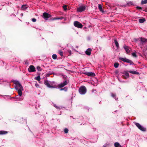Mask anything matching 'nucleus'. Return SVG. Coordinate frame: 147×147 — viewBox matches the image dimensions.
<instances>
[{"mask_svg":"<svg viewBox=\"0 0 147 147\" xmlns=\"http://www.w3.org/2000/svg\"><path fill=\"white\" fill-rule=\"evenodd\" d=\"M15 84H16V89L18 91L19 95L20 96L22 94V91L23 90V88L20 83L16 81L15 82Z\"/></svg>","mask_w":147,"mask_h":147,"instance_id":"obj_1","label":"nucleus"},{"mask_svg":"<svg viewBox=\"0 0 147 147\" xmlns=\"http://www.w3.org/2000/svg\"><path fill=\"white\" fill-rule=\"evenodd\" d=\"M79 91L81 94H84L86 92V88L84 86H82L79 88Z\"/></svg>","mask_w":147,"mask_h":147,"instance_id":"obj_2","label":"nucleus"},{"mask_svg":"<svg viewBox=\"0 0 147 147\" xmlns=\"http://www.w3.org/2000/svg\"><path fill=\"white\" fill-rule=\"evenodd\" d=\"M119 59L124 62L129 63L131 64H134L131 61L126 59V58L120 57L119 58Z\"/></svg>","mask_w":147,"mask_h":147,"instance_id":"obj_3","label":"nucleus"},{"mask_svg":"<svg viewBox=\"0 0 147 147\" xmlns=\"http://www.w3.org/2000/svg\"><path fill=\"white\" fill-rule=\"evenodd\" d=\"M74 25L76 27L78 28H82L83 26L82 24L78 21L74 22Z\"/></svg>","mask_w":147,"mask_h":147,"instance_id":"obj_4","label":"nucleus"},{"mask_svg":"<svg viewBox=\"0 0 147 147\" xmlns=\"http://www.w3.org/2000/svg\"><path fill=\"white\" fill-rule=\"evenodd\" d=\"M86 7L84 5H81L77 8V11L81 12L84 11L86 9Z\"/></svg>","mask_w":147,"mask_h":147,"instance_id":"obj_5","label":"nucleus"},{"mask_svg":"<svg viewBox=\"0 0 147 147\" xmlns=\"http://www.w3.org/2000/svg\"><path fill=\"white\" fill-rule=\"evenodd\" d=\"M135 124L137 126V127L140 130L142 131H146V129L143 127L141 125H140L139 123H135Z\"/></svg>","mask_w":147,"mask_h":147,"instance_id":"obj_6","label":"nucleus"},{"mask_svg":"<svg viewBox=\"0 0 147 147\" xmlns=\"http://www.w3.org/2000/svg\"><path fill=\"white\" fill-rule=\"evenodd\" d=\"M67 84V82L66 80H65L63 83H61L58 85V87L60 88H62L66 85Z\"/></svg>","mask_w":147,"mask_h":147,"instance_id":"obj_7","label":"nucleus"},{"mask_svg":"<svg viewBox=\"0 0 147 147\" xmlns=\"http://www.w3.org/2000/svg\"><path fill=\"white\" fill-rule=\"evenodd\" d=\"M43 17L45 19H47L50 17H51V15L47 13H43Z\"/></svg>","mask_w":147,"mask_h":147,"instance_id":"obj_8","label":"nucleus"},{"mask_svg":"<svg viewBox=\"0 0 147 147\" xmlns=\"http://www.w3.org/2000/svg\"><path fill=\"white\" fill-rule=\"evenodd\" d=\"M28 70L30 72H33L35 71V68L33 65H30L28 69Z\"/></svg>","mask_w":147,"mask_h":147,"instance_id":"obj_9","label":"nucleus"},{"mask_svg":"<svg viewBox=\"0 0 147 147\" xmlns=\"http://www.w3.org/2000/svg\"><path fill=\"white\" fill-rule=\"evenodd\" d=\"M84 74L87 76H94L95 75V74L94 73L92 72H85L84 73Z\"/></svg>","mask_w":147,"mask_h":147,"instance_id":"obj_10","label":"nucleus"},{"mask_svg":"<svg viewBox=\"0 0 147 147\" xmlns=\"http://www.w3.org/2000/svg\"><path fill=\"white\" fill-rule=\"evenodd\" d=\"M44 84L46 85L48 87L50 88H55L54 87L51 86L49 84L48 81H46L44 82Z\"/></svg>","mask_w":147,"mask_h":147,"instance_id":"obj_11","label":"nucleus"},{"mask_svg":"<svg viewBox=\"0 0 147 147\" xmlns=\"http://www.w3.org/2000/svg\"><path fill=\"white\" fill-rule=\"evenodd\" d=\"M91 51V49L89 48L85 52L86 54L88 55H90Z\"/></svg>","mask_w":147,"mask_h":147,"instance_id":"obj_12","label":"nucleus"},{"mask_svg":"<svg viewBox=\"0 0 147 147\" xmlns=\"http://www.w3.org/2000/svg\"><path fill=\"white\" fill-rule=\"evenodd\" d=\"M124 48L125 49V50L126 52L127 53H128L129 52L130 50V48H129L126 45H125L124 46Z\"/></svg>","mask_w":147,"mask_h":147,"instance_id":"obj_13","label":"nucleus"},{"mask_svg":"<svg viewBox=\"0 0 147 147\" xmlns=\"http://www.w3.org/2000/svg\"><path fill=\"white\" fill-rule=\"evenodd\" d=\"M123 76L125 78H127L129 77V74L127 72L125 71L123 73Z\"/></svg>","mask_w":147,"mask_h":147,"instance_id":"obj_14","label":"nucleus"},{"mask_svg":"<svg viewBox=\"0 0 147 147\" xmlns=\"http://www.w3.org/2000/svg\"><path fill=\"white\" fill-rule=\"evenodd\" d=\"M129 72L131 74H139V73L138 72L135 71H129Z\"/></svg>","mask_w":147,"mask_h":147,"instance_id":"obj_15","label":"nucleus"},{"mask_svg":"<svg viewBox=\"0 0 147 147\" xmlns=\"http://www.w3.org/2000/svg\"><path fill=\"white\" fill-rule=\"evenodd\" d=\"M141 42V43H143L147 41V39H146L144 38H140Z\"/></svg>","mask_w":147,"mask_h":147,"instance_id":"obj_16","label":"nucleus"},{"mask_svg":"<svg viewBox=\"0 0 147 147\" xmlns=\"http://www.w3.org/2000/svg\"><path fill=\"white\" fill-rule=\"evenodd\" d=\"M28 6L26 5H23L22 7V9L25 10L28 7Z\"/></svg>","mask_w":147,"mask_h":147,"instance_id":"obj_17","label":"nucleus"},{"mask_svg":"<svg viewBox=\"0 0 147 147\" xmlns=\"http://www.w3.org/2000/svg\"><path fill=\"white\" fill-rule=\"evenodd\" d=\"M8 132L5 131H0V135H3L7 134Z\"/></svg>","mask_w":147,"mask_h":147,"instance_id":"obj_18","label":"nucleus"},{"mask_svg":"<svg viewBox=\"0 0 147 147\" xmlns=\"http://www.w3.org/2000/svg\"><path fill=\"white\" fill-rule=\"evenodd\" d=\"M98 7L100 11L102 12H104L103 10L102 9V6L100 4H98Z\"/></svg>","mask_w":147,"mask_h":147,"instance_id":"obj_19","label":"nucleus"},{"mask_svg":"<svg viewBox=\"0 0 147 147\" xmlns=\"http://www.w3.org/2000/svg\"><path fill=\"white\" fill-rule=\"evenodd\" d=\"M146 21L145 18L140 19H139V21L140 23H143Z\"/></svg>","mask_w":147,"mask_h":147,"instance_id":"obj_20","label":"nucleus"},{"mask_svg":"<svg viewBox=\"0 0 147 147\" xmlns=\"http://www.w3.org/2000/svg\"><path fill=\"white\" fill-rule=\"evenodd\" d=\"M115 147H121V146L120 145L118 142H116L114 144Z\"/></svg>","mask_w":147,"mask_h":147,"instance_id":"obj_21","label":"nucleus"},{"mask_svg":"<svg viewBox=\"0 0 147 147\" xmlns=\"http://www.w3.org/2000/svg\"><path fill=\"white\" fill-rule=\"evenodd\" d=\"M114 42L116 46L117 47V48H118L119 47V44L118 42H117L116 40H114Z\"/></svg>","mask_w":147,"mask_h":147,"instance_id":"obj_22","label":"nucleus"},{"mask_svg":"<svg viewBox=\"0 0 147 147\" xmlns=\"http://www.w3.org/2000/svg\"><path fill=\"white\" fill-rule=\"evenodd\" d=\"M119 65V64L118 63H115L114 64V66L115 68H117Z\"/></svg>","mask_w":147,"mask_h":147,"instance_id":"obj_23","label":"nucleus"},{"mask_svg":"<svg viewBox=\"0 0 147 147\" xmlns=\"http://www.w3.org/2000/svg\"><path fill=\"white\" fill-rule=\"evenodd\" d=\"M147 3V0H145L144 1H141V3L142 4H145Z\"/></svg>","mask_w":147,"mask_h":147,"instance_id":"obj_24","label":"nucleus"},{"mask_svg":"<svg viewBox=\"0 0 147 147\" xmlns=\"http://www.w3.org/2000/svg\"><path fill=\"white\" fill-rule=\"evenodd\" d=\"M52 57L53 59H55L57 58V55L56 54H53L52 55Z\"/></svg>","mask_w":147,"mask_h":147,"instance_id":"obj_25","label":"nucleus"},{"mask_svg":"<svg viewBox=\"0 0 147 147\" xmlns=\"http://www.w3.org/2000/svg\"><path fill=\"white\" fill-rule=\"evenodd\" d=\"M67 90V87H65L63 88H61L60 89V90H64L65 91H66Z\"/></svg>","mask_w":147,"mask_h":147,"instance_id":"obj_26","label":"nucleus"},{"mask_svg":"<svg viewBox=\"0 0 147 147\" xmlns=\"http://www.w3.org/2000/svg\"><path fill=\"white\" fill-rule=\"evenodd\" d=\"M63 8L65 11H66L67 10V6L66 5L63 6Z\"/></svg>","mask_w":147,"mask_h":147,"instance_id":"obj_27","label":"nucleus"},{"mask_svg":"<svg viewBox=\"0 0 147 147\" xmlns=\"http://www.w3.org/2000/svg\"><path fill=\"white\" fill-rule=\"evenodd\" d=\"M59 54L61 56H63V52L61 51H59Z\"/></svg>","mask_w":147,"mask_h":147,"instance_id":"obj_28","label":"nucleus"},{"mask_svg":"<svg viewBox=\"0 0 147 147\" xmlns=\"http://www.w3.org/2000/svg\"><path fill=\"white\" fill-rule=\"evenodd\" d=\"M64 131L65 133H67L68 131V129L65 128L64 129Z\"/></svg>","mask_w":147,"mask_h":147,"instance_id":"obj_29","label":"nucleus"},{"mask_svg":"<svg viewBox=\"0 0 147 147\" xmlns=\"http://www.w3.org/2000/svg\"><path fill=\"white\" fill-rule=\"evenodd\" d=\"M40 79V76H38L36 78V79L38 81H39Z\"/></svg>","mask_w":147,"mask_h":147,"instance_id":"obj_30","label":"nucleus"},{"mask_svg":"<svg viewBox=\"0 0 147 147\" xmlns=\"http://www.w3.org/2000/svg\"><path fill=\"white\" fill-rule=\"evenodd\" d=\"M132 55L134 57H137V55L135 53H132Z\"/></svg>","mask_w":147,"mask_h":147,"instance_id":"obj_31","label":"nucleus"},{"mask_svg":"<svg viewBox=\"0 0 147 147\" xmlns=\"http://www.w3.org/2000/svg\"><path fill=\"white\" fill-rule=\"evenodd\" d=\"M32 21L33 22H35L36 21V19L35 18H33L32 19Z\"/></svg>","mask_w":147,"mask_h":147,"instance_id":"obj_32","label":"nucleus"},{"mask_svg":"<svg viewBox=\"0 0 147 147\" xmlns=\"http://www.w3.org/2000/svg\"><path fill=\"white\" fill-rule=\"evenodd\" d=\"M35 86L37 88L39 87V85L38 84H37V83H36L35 84Z\"/></svg>","mask_w":147,"mask_h":147,"instance_id":"obj_33","label":"nucleus"},{"mask_svg":"<svg viewBox=\"0 0 147 147\" xmlns=\"http://www.w3.org/2000/svg\"><path fill=\"white\" fill-rule=\"evenodd\" d=\"M107 144H105V145L103 146V147H106V146H107Z\"/></svg>","mask_w":147,"mask_h":147,"instance_id":"obj_34","label":"nucleus"},{"mask_svg":"<svg viewBox=\"0 0 147 147\" xmlns=\"http://www.w3.org/2000/svg\"><path fill=\"white\" fill-rule=\"evenodd\" d=\"M137 8L138 9H142L140 7H137Z\"/></svg>","mask_w":147,"mask_h":147,"instance_id":"obj_35","label":"nucleus"},{"mask_svg":"<svg viewBox=\"0 0 147 147\" xmlns=\"http://www.w3.org/2000/svg\"><path fill=\"white\" fill-rule=\"evenodd\" d=\"M111 96L113 97H114V96H115V95L114 94H112Z\"/></svg>","mask_w":147,"mask_h":147,"instance_id":"obj_36","label":"nucleus"},{"mask_svg":"<svg viewBox=\"0 0 147 147\" xmlns=\"http://www.w3.org/2000/svg\"><path fill=\"white\" fill-rule=\"evenodd\" d=\"M59 19V18H53V20H57V19Z\"/></svg>","mask_w":147,"mask_h":147,"instance_id":"obj_37","label":"nucleus"},{"mask_svg":"<svg viewBox=\"0 0 147 147\" xmlns=\"http://www.w3.org/2000/svg\"><path fill=\"white\" fill-rule=\"evenodd\" d=\"M54 106L55 107H56L58 109L59 108L58 107H57V106H56L55 105H54Z\"/></svg>","mask_w":147,"mask_h":147,"instance_id":"obj_38","label":"nucleus"},{"mask_svg":"<svg viewBox=\"0 0 147 147\" xmlns=\"http://www.w3.org/2000/svg\"><path fill=\"white\" fill-rule=\"evenodd\" d=\"M38 67H37V68L38 69Z\"/></svg>","mask_w":147,"mask_h":147,"instance_id":"obj_39","label":"nucleus"}]
</instances>
